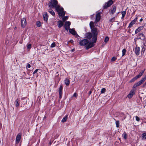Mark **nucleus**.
I'll use <instances>...</instances> for the list:
<instances>
[{
    "mask_svg": "<svg viewBox=\"0 0 146 146\" xmlns=\"http://www.w3.org/2000/svg\"><path fill=\"white\" fill-rule=\"evenodd\" d=\"M141 137L143 139H146V132L142 134Z\"/></svg>",
    "mask_w": 146,
    "mask_h": 146,
    "instance_id": "24",
    "label": "nucleus"
},
{
    "mask_svg": "<svg viewBox=\"0 0 146 146\" xmlns=\"http://www.w3.org/2000/svg\"><path fill=\"white\" fill-rule=\"evenodd\" d=\"M100 13H98L96 15V18L94 21V23H95L96 24L97 22H98L100 20Z\"/></svg>",
    "mask_w": 146,
    "mask_h": 146,
    "instance_id": "6",
    "label": "nucleus"
},
{
    "mask_svg": "<svg viewBox=\"0 0 146 146\" xmlns=\"http://www.w3.org/2000/svg\"><path fill=\"white\" fill-rule=\"evenodd\" d=\"M124 17H125V16H122V17H121V19H122Z\"/></svg>",
    "mask_w": 146,
    "mask_h": 146,
    "instance_id": "55",
    "label": "nucleus"
},
{
    "mask_svg": "<svg viewBox=\"0 0 146 146\" xmlns=\"http://www.w3.org/2000/svg\"><path fill=\"white\" fill-rule=\"evenodd\" d=\"M140 75H139V74L137 75L135 77L137 79L141 77V76H140Z\"/></svg>",
    "mask_w": 146,
    "mask_h": 146,
    "instance_id": "48",
    "label": "nucleus"
},
{
    "mask_svg": "<svg viewBox=\"0 0 146 146\" xmlns=\"http://www.w3.org/2000/svg\"><path fill=\"white\" fill-rule=\"evenodd\" d=\"M94 42H90L87 39H84L81 40L79 44L81 46H85L87 50L93 47L94 46Z\"/></svg>",
    "mask_w": 146,
    "mask_h": 146,
    "instance_id": "2",
    "label": "nucleus"
},
{
    "mask_svg": "<svg viewBox=\"0 0 146 146\" xmlns=\"http://www.w3.org/2000/svg\"><path fill=\"white\" fill-rule=\"evenodd\" d=\"M115 20V18L114 17H113L111 19H110V21L111 22H113Z\"/></svg>",
    "mask_w": 146,
    "mask_h": 146,
    "instance_id": "42",
    "label": "nucleus"
},
{
    "mask_svg": "<svg viewBox=\"0 0 146 146\" xmlns=\"http://www.w3.org/2000/svg\"><path fill=\"white\" fill-rule=\"evenodd\" d=\"M64 83L67 86H68L70 83L69 79H68L67 78H65L64 80Z\"/></svg>",
    "mask_w": 146,
    "mask_h": 146,
    "instance_id": "17",
    "label": "nucleus"
},
{
    "mask_svg": "<svg viewBox=\"0 0 146 146\" xmlns=\"http://www.w3.org/2000/svg\"><path fill=\"white\" fill-rule=\"evenodd\" d=\"M143 28V26H141L139 27H138L137 29L135 31V33L137 34L139 32L141 31V30H142Z\"/></svg>",
    "mask_w": 146,
    "mask_h": 146,
    "instance_id": "15",
    "label": "nucleus"
},
{
    "mask_svg": "<svg viewBox=\"0 0 146 146\" xmlns=\"http://www.w3.org/2000/svg\"><path fill=\"white\" fill-rule=\"evenodd\" d=\"M126 13V11H124L122 12L121 14H122V16H125V15Z\"/></svg>",
    "mask_w": 146,
    "mask_h": 146,
    "instance_id": "39",
    "label": "nucleus"
},
{
    "mask_svg": "<svg viewBox=\"0 0 146 146\" xmlns=\"http://www.w3.org/2000/svg\"><path fill=\"white\" fill-rule=\"evenodd\" d=\"M146 79V75L145 76L144 78H143L141 80L143 82Z\"/></svg>",
    "mask_w": 146,
    "mask_h": 146,
    "instance_id": "40",
    "label": "nucleus"
},
{
    "mask_svg": "<svg viewBox=\"0 0 146 146\" xmlns=\"http://www.w3.org/2000/svg\"><path fill=\"white\" fill-rule=\"evenodd\" d=\"M31 67V65L29 64H27V66H26V68L27 69L28 68H29Z\"/></svg>",
    "mask_w": 146,
    "mask_h": 146,
    "instance_id": "44",
    "label": "nucleus"
},
{
    "mask_svg": "<svg viewBox=\"0 0 146 146\" xmlns=\"http://www.w3.org/2000/svg\"><path fill=\"white\" fill-rule=\"evenodd\" d=\"M115 124L117 127H119V121L118 120L116 121L115 122Z\"/></svg>",
    "mask_w": 146,
    "mask_h": 146,
    "instance_id": "27",
    "label": "nucleus"
},
{
    "mask_svg": "<svg viewBox=\"0 0 146 146\" xmlns=\"http://www.w3.org/2000/svg\"><path fill=\"white\" fill-rule=\"evenodd\" d=\"M136 22L133 20L131 22L129 23V26L128 27V28H131L132 26Z\"/></svg>",
    "mask_w": 146,
    "mask_h": 146,
    "instance_id": "19",
    "label": "nucleus"
},
{
    "mask_svg": "<svg viewBox=\"0 0 146 146\" xmlns=\"http://www.w3.org/2000/svg\"><path fill=\"white\" fill-rule=\"evenodd\" d=\"M59 97L60 99H61L62 97V93H59Z\"/></svg>",
    "mask_w": 146,
    "mask_h": 146,
    "instance_id": "49",
    "label": "nucleus"
},
{
    "mask_svg": "<svg viewBox=\"0 0 146 146\" xmlns=\"http://www.w3.org/2000/svg\"><path fill=\"white\" fill-rule=\"evenodd\" d=\"M56 46L55 43L54 42H53L51 45L50 47L51 48L54 47Z\"/></svg>",
    "mask_w": 146,
    "mask_h": 146,
    "instance_id": "38",
    "label": "nucleus"
},
{
    "mask_svg": "<svg viewBox=\"0 0 146 146\" xmlns=\"http://www.w3.org/2000/svg\"><path fill=\"white\" fill-rule=\"evenodd\" d=\"M68 30H69V32L73 35H75L76 36H79V35L75 31L74 28L72 29H70Z\"/></svg>",
    "mask_w": 146,
    "mask_h": 146,
    "instance_id": "7",
    "label": "nucleus"
},
{
    "mask_svg": "<svg viewBox=\"0 0 146 146\" xmlns=\"http://www.w3.org/2000/svg\"><path fill=\"white\" fill-rule=\"evenodd\" d=\"M123 136L124 139H126L127 138V135L125 133H124L123 135Z\"/></svg>",
    "mask_w": 146,
    "mask_h": 146,
    "instance_id": "29",
    "label": "nucleus"
},
{
    "mask_svg": "<svg viewBox=\"0 0 146 146\" xmlns=\"http://www.w3.org/2000/svg\"><path fill=\"white\" fill-rule=\"evenodd\" d=\"M144 86H146V82L144 83Z\"/></svg>",
    "mask_w": 146,
    "mask_h": 146,
    "instance_id": "54",
    "label": "nucleus"
},
{
    "mask_svg": "<svg viewBox=\"0 0 146 146\" xmlns=\"http://www.w3.org/2000/svg\"><path fill=\"white\" fill-rule=\"evenodd\" d=\"M70 42L72 43L74 41L72 40H70Z\"/></svg>",
    "mask_w": 146,
    "mask_h": 146,
    "instance_id": "51",
    "label": "nucleus"
},
{
    "mask_svg": "<svg viewBox=\"0 0 146 146\" xmlns=\"http://www.w3.org/2000/svg\"><path fill=\"white\" fill-rule=\"evenodd\" d=\"M68 18V17L67 16H66L63 17L62 18V20L64 22L66 20H67Z\"/></svg>",
    "mask_w": 146,
    "mask_h": 146,
    "instance_id": "35",
    "label": "nucleus"
},
{
    "mask_svg": "<svg viewBox=\"0 0 146 146\" xmlns=\"http://www.w3.org/2000/svg\"><path fill=\"white\" fill-rule=\"evenodd\" d=\"M48 6L50 8H55L59 16L62 17L65 15V13L64 11L63 8L62 7H60L58 4V1L56 0H50Z\"/></svg>",
    "mask_w": 146,
    "mask_h": 146,
    "instance_id": "1",
    "label": "nucleus"
},
{
    "mask_svg": "<svg viewBox=\"0 0 146 146\" xmlns=\"http://www.w3.org/2000/svg\"><path fill=\"white\" fill-rule=\"evenodd\" d=\"M62 88H63L62 86H60L59 88V90H58L59 93H62Z\"/></svg>",
    "mask_w": 146,
    "mask_h": 146,
    "instance_id": "28",
    "label": "nucleus"
},
{
    "mask_svg": "<svg viewBox=\"0 0 146 146\" xmlns=\"http://www.w3.org/2000/svg\"><path fill=\"white\" fill-rule=\"evenodd\" d=\"M133 95H132V94H129L127 96V97L129 98H131L132 96H133Z\"/></svg>",
    "mask_w": 146,
    "mask_h": 146,
    "instance_id": "41",
    "label": "nucleus"
},
{
    "mask_svg": "<svg viewBox=\"0 0 146 146\" xmlns=\"http://www.w3.org/2000/svg\"><path fill=\"white\" fill-rule=\"evenodd\" d=\"M38 70V69H36V70H35V71L33 72V74H35L37 72Z\"/></svg>",
    "mask_w": 146,
    "mask_h": 146,
    "instance_id": "47",
    "label": "nucleus"
},
{
    "mask_svg": "<svg viewBox=\"0 0 146 146\" xmlns=\"http://www.w3.org/2000/svg\"><path fill=\"white\" fill-rule=\"evenodd\" d=\"M78 96V94L77 93H75L73 95V97H77Z\"/></svg>",
    "mask_w": 146,
    "mask_h": 146,
    "instance_id": "45",
    "label": "nucleus"
},
{
    "mask_svg": "<svg viewBox=\"0 0 146 146\" xmlns=\"http://www.w3.org/2000/svg\"><path fill=\"white\" fill-rule=\"evenodd\" d=\"M145 69H144L143 70H142L141 72H140L139 73V75H140V76L141 77L143 74V73H144L145 71Z\"/></svg>",
    "mask_w": 146,
    "mask_h": 146,
    "instance_id": "30",
    "label": "nucleus"
},
{
    "mask_svg": "<svg viewBox=\"0 0 146 146\" xmlns=\"http://www.w3.org/2000/svg\"><path fill=\"white\" fill-rule=\"evenodd\" d=\"M137 79L135 77L130 80V82H132L134 81Z\"/></svg>",
    "mask_w": 146,
    "mask_h": 146,
    "instance_id": "32",
    "label": "nucleus"
},
{
    "mask_svg": "<svg viewBox=\"0 0 146 146\" xmlns=\"http://www.w3.org/2000/svg\"><path fill=\"white\" fill-rule=\"evenodd\" d=\"M68 115H66L61 120V122L64 123L66 122L68 119Z\"/></svg>",
    "mask_w": 146,
    "mask_h": 146,
    "instance_id": "21",
    "label": "nucleus"
},
{
    "mask_svg": "<svg viewBox=\"0 0 146 146\" xmlns=\"http://www.w3.org/2000/svg\"><path fill=\"white\" fill-rule=\"evenodd\" d=\"M129 94H132L133 96V95L135 94V92L133 90H132L131 91Z\"/></svg>",
    "mask_w": 146,
    "mask_h": 146,
    "instance_id": "34",
    "label": "nucleus"
},
{
    "mask_svg": "<svg viewBox=\"0 0 146 146\" xmlns=\"http://www.w3.org/2000/svg\"><path fill=\"white\" fill-rule=\"evenodd\" d=\"M116 9V6H113V8L111 10L110 13L112 14H113L115 12Z\"/></svg>",
    "mask_w": 146,
    "mask_h": 146,
    "instance_id": "16",
    "label": "nucleus"
},
{
    "mask_svg": "<svg viewBox=\"0 0 146 146\" xmlns=\"http://www.w3.org/2000/svg\"><path fill=\"white\" fill-rule=\"evenodd\" d=\"M91 32L93 35L92 41L96 43L97 40V36L98 35L97 29L96 28H94L91 29Z\"/></svg>",
    "mask_w": 146,
    "mask_h": 146,
    "instance_id": "3",
    "label": "nucleus"
},
{
    "mask_svg": "<svg viewBox=\"0 0 146 146\" xmlns=\"http://www.w3.org/2000/svg\"><path fill=\"white\" fill-rule=\"evenodd\" d=\"M48 11L53 16H54L55 15V13L53 11L50 9L48 10Z\"/></svg>",
    "mask_w": 146,
    "mask_h": 146,
    "instance_id": "23",
    "label": "nucleus"
},
{
    "mask_svg": "<svg viewBox=\"0 0 146 146\" xmlns=\"http://www.w3.org/2000/svg\"><path fill=\"white\" fill-rule=\"evenodd\" d=\"M134 52L137 55H139L140 52V48L139 47H136L135 49Z\"/></svg>",
    "mask_w": 146,
    "mask_h": 146,
    "instance_id": "12",
    "label": "nucleus"
},
{
    "mask_svg": "<svg viewBox=\"0 0 146 146\" xmlns=\"http://www.w3.org/2000/svg\"><path fill=\"white\" fill-rule=\"evenodd\" d=\"M115 60H116L115 57H113L111 59V60L112 61H114Z\"/></svg>",
    "mask_w": 146,
    "mask_h": 146,
    "instance_id": "46",
    "label": "nucleus"
},
{
    "mask_svg": "<svg viewBox=\"0 0 146 146\" xmlns=\"http://www.w3.org/2000/svg\"><path fill=\"white\" fill-rule=\"evenodd\" d=\"M138 36L139 39H140L142 40H144L145 39V36L143 33H139L138 34Z\"/></svg>",
    "mask_w": 146,
    "mask_h": 146,
    "instance_id": "11",
    "label": "nucleus"
},
{
    "mask_svg": "<svg viewBox=\"0 0 146 146\" xmlns=\"http://www.w3.org/2000/svg\"><path fill=\"white\" fill-rule=\"evenodd\" d=\"M138 17H137L134 20H133L135 21V22H136L137 20L138 19Z\"/></svg>",
    "mask_w": 146,
    "mask_h": 146,
    "instance_id": "50",
    "label": "nucleus"
},
{
    "mask_svg": "<svg viewBox=\"0 0 146 146\" xmlns=\"http://www.w3.org/2000/svg\"><path fill=\"white\" fill-rule=\"evenodd\" d=\"M21 133H18L17 135L16 139V143H18L21 139Z\"/></svg>",
    "mask_w": 146,
    "mask_h": 146,
    "instance_id": "10",
    "label": "nucleus"
},
{
    "mask_svg": "<svg viewBox=\"0 0 146 146\" xmlns=\"http://www.w3.org/2000/svg\"><path fill=\"white\" fill-rule=\"evenodd\" d=\"M126 52V50L124 48L123 49L122 51V56H123L125 55Z\"/></svg>",
    "mask_w": 146,
    "mask_h": 146,
    "instance_id": "25",
    "label": "nucleus"
},
{
    "mask_svg": "<svg viewBox=\"0 0 146 146\" xmlns=\"http://www.w3.org/2000/svg\"><path fill=\"white\" fill-rule=\"evenodd\" d=\"M113 3V1L112 0H110L107 3H106L105 4L103 8L104 9H106L107 7H110L112 5Z\"/></svg>",
    "mask_w": 146,
    "mask_h": 146,
    "instance_id": "4",
    "label": "nucleus"
},
{
    "mask_svg": "<svg viewBox=\"0 0 146 146\" xmlns=\"http://www.w3.org/2000/svg\"><path fill=\"white\" fill-rule=\"evenodd\" d=\"M141 47L142 50H141V53L142 54H143L145 50V48L143 46H142Z\"/></svg>",
    "mask_w": 146,
    "mask_h": 146,
    "instance_id": "26",
    "label": "nucleus"
},
{
    "mask_svg": "<svg viewBox=\"0 0 146 146\" xmlns=\"http://www.w3.org/2000/svg\"><path fill=\"white\" fill-rule=\"evenodd\" d=\"M85 36L86 38L88 39H90L92 37H93L92 34L90 32L86 33L85 35Z\"/></svg>",
    "mask_w": 146,
    "mask_h": 146,
    "instance_id": "14",
    "label": "nucleus"
},
{
    "mask_svg": "<svg viewBox=\"0 0 146 146\" xmlns=\"http://www.w3.org/2000/svg\"><path fill=\"white\" fill-rule=\"evenodd\" d=\"M109 40V37L108 36H106L104 39V42L106 43L108 42Z\"/></svg>",
    "mask_w": 146,
    "mask_h": 146,
    "instance_id": "31",
    "label": "nucleus"
},
{
    "mask_svg": "<svg viewBox=\"0 0 146 146\" xmlns=\"http://www.w3.org/2000/svg\"><path fill=\"white\" fill-rule=\"evenodd\" d=\"M43 17L44 20L45 21L46 23H47V22L48 16L46 12H45L43 13Z\"/></svg>",
    "mask_w": 146,
    "mask_h": 146,
    "instance_id": "8",
    "label": "nucleus"
},
{
    "mask_svg": "<svg viewBox=\"0 0 146 146\" xmlns=\"http://www.w3.org/2000/svg\"><path fill=\"white\" fill-rule=\"evenodd\" d=\"M135 119L137 121H139L140 120L139 118L137 116H135Z\"/></svg>",
    "mask_w": 146,
    "mask_h": 146,
    "instance_id": "43",
    "label": "nucleus"
},
{
    "mask_svg": "<svg viewBox=\"0 0 146 146\" xmlns=\"http://www.w3.org/2000/svg\"><path fill=\"white\" fill-rule=\"evenodd\" d=\"M19 100L18 99H17L15 100L14 103L15 106L17 107H18L19 106Z\"/></svg>",
    "mask_w": 146,
    "mask_h": 146,
    "instance_id": "20",
    "label": "nucleus"
},
{
    "mask_svg": "<svg viewBox=\"0 0 146 146\" xmlns=\"http://www.w3.org/2000/svg\"><path fill=\"white\" fill-rule=\"evenodd\" d=\"M15 29H17V28L16 27H15L14 28Z\"/></svg>",
    "mask_w": 146,
    "mask_h": 146,
    "instance_id": "57",
    "label": "nucleus"
},
{
    "mask_svg": "<svg viewBox=\"0 0 146 146\" xmlns=\"http://www.w3.org/2000/svg\"><path fill=\"white\" fill-rule=\"evenodd\" d=\"M27 49L30 50L31 48V44H27Z\"/></svg>",
    "mask_w": 146,
    "mask_h": 146,
    "instance_id": "36",
    "label": "nucleus"
},
{
    "mask_svg": "<svg viewBox=\"0 0 146 146\" xmlns=\"http://www.w3.org/2000/svg\"><path fill=\"white\" fill-rule=\"evenodd\" d=\"M36 25L38 27H40L41 25V23L39 21H38L36 23Z\"/></svg>",
    "mask_w": 146,
    "mask_h": 146,
    "instance_id": "33",
    "label": "nucleus"
},
{
    "mask_svg": "<svg viewBox=\"0 0 146 146\" xmlns=\"http://www.w3.org/2000/svg\"><path fill=\"white\" fill-rule=\"evenodd\" d=\"M74 51V49H72V52H73V51Z\"/></svg>",
    "mask_w": 146,
    "mask_h": 146,
    "instance_id": "56",
    "label": "nucleus"
},
{
    "mask_svg": "<svg viewBox=\"0 0 146 146\" xmlns=\"http://www.w3.org/2000/svg\"><path fill=\"white\" fill-rule=\"evenodd\" d=\"M70 23L69 21H66L65 22L64 25V28L66 31H68L70 29Z\"/></svg>",
    "mask_w": 146,
    "mask_h": 146,
    "instance_id": "9",
    "label": "nucleus"
},
{
    "mask_svg": "<svg viewBox=\"0 0 146 146\" xmlns=\"http://www.w3.org/2000/svg\"><path fill=\"white\" fill-rule=\"evenodd\" d=\"M27 25V22L25 18H23L21 20V26L23 28H24Z\"/></svg>",
    "mask_w": 146,
    "mask_h": 146,
    "instance_id": "5",
    "label": "nucleus"
},
{
    "mask_svg": "<svg viewBox=\"0 0 146 146\" xmlns=\"http://www.w3.org/2000/svg\"><path fill=\"white\" fill-rule=\"evenodd\" d=\"M142 21H143V19L142 18L141 19L139 20L140 22H141Z\"/></svg>",
    "mask_w": 146,
    "mask_h": 146,
    "instance_id": "53",
    "label": "nucleus"
},
{
    "mask_svg": "<svg viewBox=\"0 0 146 146\" xmlns=\"http://www.w3.org/2000/svg\"><path fill=\"white\" fill-rule=\"evenodd\" d=\"M90 26L91 29L94 28H96L94 27V23L93 21H91L90 23Z\"/></svg>",
    "mask_w": 146,
    "mask_h": 146,
    "instance_id": "18",
    "label": "nucleus"
},
{
    "mask_svg": "<svg viewBox=\"0 0 146 146\" xmlns=\"http://www.w3.org/2000/svg\"><path fill=\"white\" fill-rule=\"evenodd\" d=\"M106 89L105 88H102L101 90V93H104L106 92Z\"/></svg>",
    "mask_w": 146,
    "mask_h": 146,
    "instance_id": "37",
    "label": "nucleus"
},
{
    "mask_svg": "<svg viewBox=\"0 0 146 146\" xmlns=\"http://www.w3.org/2000/svg\"><path fill=\"white\" fill-rule=\"evenodd\" d=\"M143 83V82L141 80L139 82L133 85V87L134 88H135L136 87L139 86V85L142 84Z\"/></svg>",
    "mask_w": 146,
    "mask_h": 146,
    "instance_id": "13",
    "label": "nucleus"
},
{
    "mask_svg": "<svg viewBox=\"0 0 146 146\" xmlns=\"http://www.w3.org/2000/svg\"><path fill=\"white\" fill-rule=\"evenodd\" d=\"M92 93V91H91V90H90V91H89V95H90V94H91Z\"/></svg>",
    "mask_w": 146,
    "mask_h": 146,
    "instance_id": "52",
    "label": "nucleus"
},
{
    "mask_svg": "<svg viewBox=\"0 0 146 146\" xmlns=\"http://www.w3.org/2000/svg\"><path fill=\"white\" fill-rule=\"evenodd\" d=\"M59 23L58 24V26L59 28L61 27L63 25V23L61 21H58Z\"/></svg>",
    "mask_w": 146,
    "mask_h": 146,
    "instance_id": "22",
    "label": "nucleus"
}]
</instances>
